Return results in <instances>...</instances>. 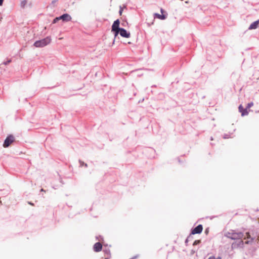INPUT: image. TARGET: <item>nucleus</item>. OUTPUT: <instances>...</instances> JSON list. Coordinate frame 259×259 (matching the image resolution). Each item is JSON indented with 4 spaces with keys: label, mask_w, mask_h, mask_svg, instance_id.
I'll list each match as a JSON object with an SVG mask.
<instances>
[{
    "label": "nucleus",
    "mask_w": 259,
    "mask_h": 259,
    "mask_svg": "<svg viewBox=\"0 0 259 259\" xmlns=\"http://www.w3.org/2000/svg\"><path fill=\"white\" fill-rule=\"evenodd\" d=\"M244 234L241 232H236L234 230H231L225 234V236L232 240L239 239L242 238Z\"/></svg>",
    "instance_id": "1"
},
{
    "label": "nucleus",
    "mask_w": 259,
    "mask_h": 259,
    "mask_svg": "<svg viewBox=\"0 0 259 259\" xmlns=\"http://www.w3.org/2000/svg\"><path fill=\"white\" fill-rule=\"evenodd\" d=\"M51 39L50 37H47L45 38L36 41L34 44V46L37 48L44 47L49 44L51 42Z\"/></svg>",
    "instance_id": "2"
},
{
    "label": "nucleus",
    "mask_w": 259,
    "mask_h": 259,
    "mask_svg": "<svg viewBox=\"0 0 259 259\" xmlns=\"http://www.w3.org/2000/svg\"><path fill=\"white\" fill-rule=\"evenodd\" d=\"M14 141V137L12 135H10L5 139L3 146L5 148L8 147Z\"/></svg>",
    "instance_id": "3"
},
{
    "label": "nucleus",
    "mask_w": 259,
    "mask_h": 259,
    "mask_svg": "<svg viewBox=\"0 0 259 259\" xmlns=\"http://www.w3.org/2000/svg\"><path fill=\"white\" fill-rule=\"evenodd\" d=\"M120 30V35L123 37L128 38L130 37V33L127 32L124 28H121Z\"/></svg>",
    "instance_id": "4"
},
{
    "label": "nucleus",
    "mask_w": 259,
    "mask_h": 259,
    "mask_svg": "<svg viewBox=\"0 0 259 259\" xmlns=\"http://www.w3.org/2000/svg\"><path fill=\"white\" fill-rule=\"evenodd\" d=\"M202 230H203L202 226L201 225H199L192 231V234H199L202 231Z\"/></svg>",
    "instance_id": "5"
},
{
    "label": "nucleus",
    "mask_w": 259,
    "mask_h": 259,
    "mask_svg": "<svg viewBox=\"0 0 259 259\" xmlns=\"http://www.w3.org/2000/svg\"><path fill=\"white\" fill-rule=\"evenodd\" d=\"M60 20H62L63 21L68 22L71 21V17L68 14H64L59 17Z\"/></svg>",
    "instance_id": "6"
},
{
    "label": "nucleus",
    "mask_w": 259,
    "mask_h": 259,
    "mask_svg": "<svg viewBox=\"0 0 259 259\" xmlns=\"http://www.w3.org/2000/svg\"><path fill=\"white\" fill-rule=\"evenodd\" d=\"M119 20L118 19L115 20L112 26V30H119L121 28H119Z\"/></svg>",
    "instance_id": "7"
},
{
    "label": "nucleus",
    "mask_w": 259,
    "mask_h": 259,
    "mask_svg": "<svg viewBox=\"0 0 259 259\" xmlns=\"http://www.w3.org/2000/svg\"><path fill=\"white\" fill-rule=\"evenodd\" d=\"M238 108H239V112H240L241 113V115L242 116H244L245 115H248V112L247 111V108L243 109V106L241 105H240L239 106Z\"/></svg>",
    "instance_id": "8"
},
{
    "label": "nucleus",
    "mask_w": 259,
    "mask_h": 259,
    "mask_svg": "<svg viewBox=\"0 0 259 259\" xmlns=\"http://www.w3.org/2000/svg\"><path fill=\"white\" fill-rule=\"evenodd\" d=\"M102 245L100 242L96 243L94 245V250L96 252H99L101 250Z\"/></svg>",
    "instance_id": "9"
},
{
    "label": "nucleus",
    "mask_w": 259,
    "mask_h": 259,
    "mask_svg": "<svg viewBox=\"0 0 259 259\" xmlns=\"http://www.w3.org/2000/svg\"><path fill=\"white\" fill-rule=\"evenodd\" d=\"M258 23H259V20H257L256 21H254V22H253L252 23H251L250 24L248 29L250 30L256 29L258 26Z\"/></svg>",
    "instance_id": "10"
},
{
    "label": "nucleus",
    "mask_w": 259,
    "mask_h": 259,
    "mask_svg": "<svg viewBox=\"0 0 259 259\" xmlns=\"http://www.w3.org/2000/svg\"><path fill=\"white\" fill-rule=\"evenodd\" d=\"M154 15L155 17L160 20H164L166 18V17L164 15H160L158 13H154Z\"/></svg>",
    "instance_id": "11"
},
{
    "label": "nucleus",
    "mask_w": 259,
    "mask_h": 259,
    "mask_svg": "<svg viewBox=\"0 0 259 259\" xmlns=\"http://www.w3.org/2000/svg\"><path fill=\"white\" fill-rule=\"evenodd\" d=\"M27 4V0H23L20 2V6L21 8H25Z\"/></svg>",
    "instance_id": "12"
},
{
    "label": "nucleus",
    "mask_w": 259,
    "mask_h": 259,
    "mask_svg": "<svg viewBox=\"0 0 259 259\" xmlns=\"http://www.w3.org/2000/svg\"><path fill=\"white\" fill-rule=\"evenodd\" d=\"M112 31H113L114 32V37L115 38L118 35V34H120V30H112Z\"/></svg>",
    "instance_id": "13"
},
{
    "label": "nucleus",
    "mask_w": 259,
    "mask_h": 259,
    "mask_svg": "<svg viewBox=\"0 0 259 259\" xmlns=\"http://www.w3.org/2000/svg\"><path fill=\"white\" fill-rule=\"evenodd\" d=\"M208 259H222L221 256L215 257L214 256H211Z\"/></svg>",
    "instance_id": "14"
},
{
    "label": "nucleus",
    "mask_w": 259,
    "mask_h": 259,
    "mask_svg": "<svg viewBox=\"0 0 259 259\" xmlns=\"http://www.w3.org/2000/svg\"><path fill=\"white\" fill-rule=\"evenodd\" d=\"M10 62H11V59H9L8 60H7V61H5L3 63V64L5 65H8V64H9Z\"/></svg>",
    "instance_id": "15"
},
{
    "label": "nucleus",
    "mask_w": 259,
    "mask_h": 259,
    "mask_svg": "<svg viewBox=\"0 0 259 259\" xmlns=\"http://www.w3.org/2000/svg\"><path fill=\"white\" fill-rule=\"evenodd\" d=\"M253 105V102H250V103H249L247 105V107H246V108H250V107H251Z\"/></svg>",
    "instance_id": "16"
},
{
    "label": "nucleus",
    "mask_w": 259,
    "mask_h": 259,
    "mask_svg": "<svg viewBox=\"0 0 259 259\" xmlns=\"http://www.w3.org/2000/svg\"><path fill=\"white\" fill-rule=\"evenodd\" d=\"M59 20H60V18H59V17H56V18H55L54 19L53 23H56Z\"/></svg>",
    "instance_id": "17"
},
{
    "label": "nucleus",
    "mask_w": 259,
    "mask_h": 259,
    "mask_svg": "<svg viewBox=\"0 0 259 259\" xmlns=\"http://www.w3.org/2000/svg\"><path fill=\"white\" fill-rule=\"evenodd\" d=\"M141 71H142V70H137V71H136V73H137V74L138 75H141Z\"/></svg>",
    "instance_id": "18"
},
{
    "label": "nucleus",
    "mask_w": 259,
    "mask_h": 259,
    "mask_svg": "<svg viewBox=\"0 0 259 259\" xmlns=\"http://www.w3.org/2000/svg\"><path fill=\"white\" fill-rule=\"evenodd\" d=\"M79 162H80L81 165H84L85 167L87 166V164L86 163H84L83 162L80 161Z\"/></svg>",
    "instance_id": "19"
},
{
    "label": "nucleus",
    "mask_w": 259,
    "mask_h": 259,
    "mask_svg": "<svg viewBox=\"0 0 259 259\" xmlns=\"http://www.w3.org/2000/svg\"><path fill=\"white\" fill-rule=\"evenodd\" d=\"M246 235H247V238H250V236L249 233L248 232L246 233Z\"/></svg>",
    "instance_id": "20"
},
{
    "label": "nucleus",
    "mask_w": 259,
    "mask_h": 259,
    "mask_svg": "<svg viewBox=\"0 0 259 259\" xmlns=\"http://www.w3.org/2000/svg\"><path fill=\"white\" fill-rule=\"evenodd\" d=\"M122 11V9L120 7V11H119L120 15H121Z\"/></svg>",
    "instance_id": "21"
},
{
    "label": "nucleus",
    "mask_w": 259,
    "mask_h": 259,
    "mask_svg": "<svg viewBox=\"0 0 259 259\" xmlns=\"http://www.w3.org/2000/svg\"><path fill=\"white\" fill-rule=\"evenodd\" d=\"M3 0H0V6H2L3 4Z\"/></svg>",
    "instance_id": "22"
},
{
    "label": "nucleus",
    "mask_w": 259,
    "mask_h": 259,
    "mask_svg": "<svg viewBox=\"0 0 259 259\" xmlns=\"http://www.w3.org/2000/svg\"><path fill=\"white\" fill-rule=\"evenodd\" d=\"M224 139H226V138H229V137H227V135H225L224 137Z\"/></svg>",
    "instance_id": "23"
},
{
    "label": "nucleus",
    "mask_w": 259,
    "mask_h": 259,
    "mask_svg": "<svg viewBox=\"0 0 259 259\" xmlns=\"http://www.w3.org/2000/svg\"><path fill=\"white\" fill-rule=\"evenodd\" d=\"M249 242L248 241H246V242H245V243H246V244H248V243H249Z\"/></svg>",
    "instance_id": "24"
},
{
    "label": "nucleus",
    "mask_w": 259,
    "mask_h": 259,
    "mask_svg": "<svg viewBox=\"0 0 259 259\" xmlns=\"http://www.w3.org/2000/svg\"><path fill=\"white\" fill-rule=\"evenodd\" d=\"M160 11H161V12L162 13H163V9H161Z\"/></svg>",
    "instance_id": "25"
},
{
    "label": "nucleus",
    "mask_w": 259,
    "mask_h": 259,
    "mask_svg": "<svg viewBox=\"0 0 259 259\" xmlns=\"http://www.w3.org/2000/svg\"><path fill=\"white\" fill-rule=\"evenodd\" d=\"M29 203L30 205H33L32 203L29 202Z\"/></svg>",
    "instance_id": "26"
},
{
    "label": "nucleus",
    "mask_w": 259,
    "mask_h": 259,
    "mask_svg": "<svg viewBox=\"0 0 259 259\" xmlns=\"http://www.w3.org/2000/svg\"><path fill=\"white\" fill-rule=\"evenodd\" d=\"M41 191H44V190L43 189H41Z\"/></svg>",
    "instance_id": "27"
},
{
    "label": "nucleus",
    "mask_w": 259,
    "mask_h": 259,
    "mask_svg": "<svg viewBox=\"0 0 259 259\" xmlns=\"http://www.w3.org/2000/svg\"><path fill=\"white\" fill-rule=\"evenodd\" d=\"M185 3L188 4V2H187H187H185Z\"/></svg>",
    "instance_id": "28"
},
{
    "label": "nucleus",
    "mask_w": 259,
    "mask_h": 259,
    "mask_svg": "<svg viewBox=\"0 0 259 259\" xmlns=\"http://www.w3.org/2000/svg\"><path fill=\"white\" fill-rule=\"evenodd\" d=\"M105 259H107V258H105Z\"/></svg>",
    "instance_id": "29"
}]
</instances>
